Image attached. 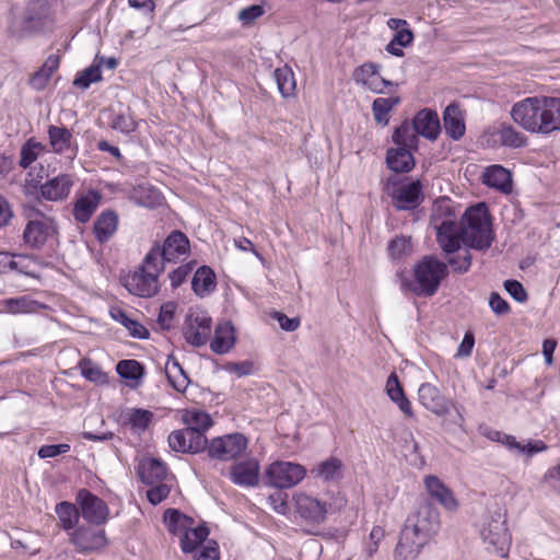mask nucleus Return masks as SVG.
Segmentation results:
<instances>
[{
    "label": "nucleus",
    "instance_id": "18",
    "mask_svg": "<svg viewBox=\"0 0 560 560\" xmlns=\"http://www.w3.org/2000/svg\"><path fill=\"white\" fill-rule=\"evenodd\" d=\"M51 151L56 154L66 155L73 160L79 152L78 143L68 128L50 125L47 129Z\"/></svg>",
    "mask_w": 560,
    "mask_h": 560
},
{
    "label": "nucleus",
    "instance_id": "2",
    "mask_svg": "<svg viewBox=\"0 0 560 560\" xmlns=\"http://www.w3.org/2000/svg\"><path fill=\"white\" fill-rule=\"evenodd\" d=\"M464 245L468 248L485 252L494 241L491 214L485 202L468 207L459 223Z\"/></svg>",
    "mask_w": 560,
    "mask_h": 560
},
{
    "label": "nucleus",
    "instance_id": "42",
    "mask_svg": "<svg viewBox=\"0 0 560 560\" xmlns=\"http://www.w3.org/2000/svg\"><path fill=\"white\" fill-rule=\"evenodd\" d=\"M312 474L324 481H336L342 478V462L337 457H329L319 463Z\"/></svg>",
    "mask_w": 560,
    "mask_h": 560
},
{
    "label": "nucleus",
    "instance_id": "32",
    "mask_svg": "<svg viewBox=\"0 0 560 560\" xmlns=\"http://www.w3.org/2000/svg\"><path fill=\"white\" fill-rule=\"evenodd\" d=\"M386 393L392 401H394L399 410L407 418H413L415 413L410 400L407 398L402 385L395 372L390 373L386 382Z\"/></svg>",
    "mask_w": 560,
    "mask_h": 560
},
{
    "label": "nucleus",
    "instance_id": "40",
    "mask_svg": "<svg viewBox=\"0 0 560 560\" xmlns=\"http://www.w3.org/2000/svg\"><path fill=\"white\" fill-rule=\"evenodd\" d=\"M209 528L206 524L186 530L180 537V548L185 553L195 551L209 536Z\"/></svg>",
    "mask_w": 560,
    "mask_h": 560
},
{
    "label": "nucleus",
    "instance_id": "11",
    "mask_svg": "<svg viewBox=\"0 0 560 560\" xmlns=\"http://www.w3.org/2000/svg\"><path fill=\"white\" fill-rule=\"evenodd\" d=\"M75 501L80 513L89 525L102 526L107 523L109 508L106 502L90 490L82 488L77 492Z\"/></svg>",
    "mask_w": 560,
    "mask_h": 560
},
{
    "label": "nucleus",
    "instance_id": "15",
    "mask_svg": "<svg viewBox=\"0 0 560 560\" xmlns=\"http://www.w3.org/2000/svg\"><path fill=\"white\" fill-rule=\"evenodd\" d=\"M428 542L429 539L405 523L394 551V558L395 560H416Z\"/></svg>",
    "mask_w": 560,
    "mask_h": 560
},
{
    "label": "nucleus",
    "instance_id": "3",
    "mask_svg": "<svg viewBox=\"0 0 560 560\" xmlns=\"http://www.w3.org/2000/svg\"><path fill=\"white\" fill-rule=\"evenodd\" d=\"M384 190L392 198L393 207L398 211L415 210L424 200L423 186L418 178L404 177L398 179L390 176L385 183Z\"/></svg>",
    "mask_w": 560,
    "mask_h": 560
},
{
    "label": "nucleus",
    "instance_id": "1",
    "mask_svg": "<svg viewBox=\"0 0 560 560\" xmlns=\"http://www.w3.org/2000/svg\"><path fill=\"white\" fill-rule=\"evenodd\" d=\"M448 273L445 262L434 255H428L413 266V279L405 271H398L396 277L401 292H410L419 298H431L436 294L441 282Z\"/></svg>",
    "mask_w": 560,
    "mask_h": 560
},
{
    "label": "nucleus",
    "instance_id": "6",
    "mask_svg": "<svg viewBox=\"0 0 560 560\" xmlns=\"http://www.w3.org/2000/svg\"><path fill=\"white\" fill-rule=\"evenodd\" d=\"M190 250L189 238L178 230L172 231L160 245L158 242L145 255V265L150 268L151 264L165 267V264H176L182 256H186Z\"/></svg>",
    "mask_w": 560,
    "mask_h": 560
},
{
    "label": "nucleus",
    "instance_id": "22",
    "mask_svg": "<svg viewBox=\"0 0 560 560\" xmlns=\"http://www.w3.org/2000/svg\"><path fill=\"white\" fill-rule=\"evenodd\" d=\"M424 486L429 497L444 506L448 511H454L458 502L453 491L436 476L428 475L424 477Z\"/></svg>",
    "mask_w": 560,
    "mask_h": 560
},
{
    "label": "nucleus",
    "instance_id": "56",
    "mask_svg": "<svg viewBox=\"0 0 560 560\" xmlns=\"http://www.w3.org/2000/svg\"><path fill=\"white\" fill-rule=\"evenodd\" d=\"M184 514L176 509H167L163 514L164 523L167 529L173 535H178L184 532L182 527Z\"/></svg>",
    "mask_w": 560,
    "mask_h": 560
},
{
    "label": "nucleus",
    "instance_id": "55",
    "mask_svg": "<svg viewBox=\"0 0 560 560\" xmlns=\"http://www.w3.org/2000/svg\"><path fill=\"white\" fill-rule=\"evenodd\" d=\"M470 248L466 247L463 254H451L447 255V267L450 266L453 272L464 275L469 271L472 262V256L469 252Z\"/></svg>",
    "mask_w": 560,
    "mask_h": 560
},
{
    "label": "nucleus",
    "instance_id": "49",
    "mask_svg": "<svg viewBox=\"0 0 560 560\" xmlns=\"http://www.w3.org/2000/svg\"><path fill=\"white\" fill-rule=\"evenodd\" d=\"M432 220L435 222V225L439 224V221L456 222L454 201L448 197L436 199L433 205Z\"/></svg>",
    "mask_w": 560,
    "mask_h": 560
},
{
    "label": "nucleus",
    "instance_id": "23",
    "mask_svg": "<svg viewBox=\"0 0 560 560\" xmlns=\"http://www.w3.org/2000/svg\"><path fill=\"white\" fill-rule=\"evenodd\" d=\"M412 127L417 136L428 140H436L441 132L438 113L430 108L419 110L412 119Z\"/></svg>",
    "mask_w": 560,
    "mask_h": 560
},
{
    "label": "nucleus",
    "instance_id": "29",
    "mask_svg": "<svg viewBox=\"0 0 560 560\" xmlns=\"http://www.w3.org/2000/svg\"><path fill=\"white\" fill-rule=\"evenodd\" d=\"M413 148H389L386 152L387 167L395 173H409L416 165Z\"/></svg>",
    "mask_w": 560,
    "mask_h": 560
},
{
    "label": "nucleus",
    "instance_id": "5",
    "mask_svg": "<svg viewBox=\"0 0 560 560\" xmlns=\"http://www.w3.org/2000/svg\"><path fill=\"white\" fill-rule=\"evenodd\" d=\"M548 96L526 97L512 106L511 117L528 132L544 135V119Z\"/></svg>",
    "mask_w": 560,
    "mask_h": 560
},
{
    "label": "nucleus",
    "instance_id": "50",
    "mask_svg": "<svg viewBox=\"0 0 560 560\" xmlns=\"http://www.w3.org/2000/svg\"><path fill=\"white\" fill-rule=\"evenodd\" d=\"M500 142L509 148H522L527 144V138L511 125H502L499 130Z\"/></svg>",
    "mask_w": 560,
    "mask_h": 560
},
{
    "label": "nucleus",
    "instance_id": "12",
    "mask_svg": "<svg viewBox=\"0 0 560 560\" xmlns=\"http://www.w3.org/2000/svg\"><path fill=\"white\" fill-rule=\"evenodd\" d=\"M38 218L28 220L23 231V240L33 249L42 248L49 238L57 234V225L50 218L38 212Z\"/></svg>",
    "mask_w": 560,
    "mask_h": 560
},
{
    "label": "nucleus",
    "instance_id": "38",
    "mask_svg": "<svg viewBox=\"0 0 560 560\" xmlns=\"http://www.w3.org/2000/svg\"><path fill=\"white\" fill-rule=\"evenodd\" d=\"M55 513L58 516L63 530H74L80 520V510L74 503L62 501L55 506Z\"/></svg>",
    "mask_w": 560,
    "mask_h": 560
},
{
    "label": "nucleus",
    "instance_id": "7",
    "mask_svg": "<svg viewBox=\"0 0 560 560\" xmlns=\"http://www.w3.org/2000/svg\"><path fill=\"white\" fill-rule=\"evenodd\" d=\"M151 265V268L145 265L144 257L139 269L125 279V288L131 294L151 298L159 292V276L164 271L163 266L155 262Z\"/></svg>",
    "mask_w": 560,
    "mask_h": 560
},
{
    "label": "nucleus",
    "instance_id": "17",
    "mask_svg": "<svg viewBox=\"0 0 560 560\" xmlns=\"http://www.w3.org/2000/svg\"><path fill=\"white\" fill-rule=\"evenodd\" d=\"M419 402L438 417L446 416L453 401L446 398L440 389L431 383H423L418 389Z\"/></svg>",
    "mask_w": 560,
    "mask_h": 560
},
{
    "label": "nucleus",
    "instance_id": "59",
    "mask_svg": "<svg viewBox=\"0 0 560 560\" xmlns=\"http://www.w3.org/2000/svg\"><path fill=\"white\" fill-rule=\"evenodd\" d=\"M33 301L26 296L12 298L3 301L5 311L11 314L27 313L32 311Z\"/></svg>",
    "mask_w": 560,
    "mask_h": 560
},
{
    "label": "nucleus",
    "instance_id": "28",
    "mask_svg": "<svg viewBox=\"0 0 560 560\" xmlns=\"http://www.w3.org/2000/svg\"><path fill=\"white\" fill-rule=\"evenodd\" d=\"M102 200V195L97 190H89L80 196L73 205L72 214L79 223L90 221Z\"/></svg>",
    "mask_w": 560,
    "mask_h": 560
},
{
    "label": "nucleus",
    "instance_id": "58",
    "mask_svg": "<svg viewBox=\"0 0 560 560\" xmlns=\"http://www.w3.org/2000/svg\"><path fill=\"white\" fill-rule=\"evenodd\" d=\"M412 250L410 237H396L388 244V253L393 258H400Z\"/></svg>",
    "mask_w": 560,
    "mask_h": 560
},
{
    "label": "nucleus",
    "instance_id": "27",
    "mask_svg": "<svg viewBox=\"0 0 560 560\" xmlns=\"http://www.w3.org/2000/svg\"><path fill=\"white\" fill-rule=\"evenodd\" d=\"M119 218L116 211L106 209L94 221L93 233L100 244L107 243L118 229Z\"/></svg>",
    "mask_w": 560,
    "mask_h": 560
},
{
    "label": "nucleus",
    "instance_id": "51",
    "mask_svg": "<svg viewBox=\"0 0 560 560\" xmlns=\"http://www.w3.org/2000/svg\"><path fill=\"white\" fill-rule=\"evenodd\" d=\"M116 372L121 378L138 381L143 376L144 368L137 360H120L116 365Z\"/></svg>",
    "mask_w": 560,
    "mask_h": 560
},
{
    "label": "nucleus",
    "instance_id": "35",
    "mask_svg": "<svg viewBox=\"0 0 560 560\" xmlns=\"http://www.w3.org/2000/svg\"><path fill=\"white\" fill-rule=\"evenodd\" d=\"M165 375L170 385L178 393H184L190 384L188 374L173 354L167 358Z\"/></svg>",
    "mask_w": 560,
    "mask_h": 560
},
{
    "label": "nucleus",
    "instance_id": "45",
    "mask_svg": "<svg viewBox=\"0 0 560 560\" xmlns=\"http://www.w3.org/2000/svg\"><path fill=\"white\" fill-rule=\"evenodd\" d=\"M387 26L395 31V35L392 38L400 47H408L413 43V32L410 30L409 24L404 19L390 18L387 21Z\"/></svg>",
    "mask_w": 560,
    "mask_h": 560
},
{
    "label": "nucleus",
    "instance_id": "24",
    "mask_svg": "<svg viewBox=\"0 0 560 560\" xmlns=\"http://www.w3.org/2000/svg\"><path fill=\"white\" fill-rule=\"evenodd\" d=\"M230 478L237 486L256 487L259 483V463L253 458L235 463L231 467Z\"/></svg>",
    "mask_w": 560,
    "mask_h": 560
},
{
    "label": "nucleus",
    "instance_id": "57",
    "mask_svg": "<svg viewBox=\"0 0 560 560\" xmlns=\"http://www.w3.org/2000/svg\"><path fill=\"white\" fill-rule=\"evenodd\" d=\"M40 144L34 142L32 139L27 140L21 148L19 165L22 168H27L34 161H36L38 153L37 149Z\"/></svg>",
    "mask_w": 560,
    "mask_h": 560
},
{
    "label": "nucleus",
    "instance_id": "36",
    "mask_svg": "<svg viewBox=\"0 0 560 560\" xmlns=\"http://www.w3.org/2000/svg\"><path fill=\"white\" fill-rule=\"evenodd\" d=\"M217 288L215 273L209 266L199 267L191 280V289L196 295L203 298Z\"/></svg>",
    "mask_w": 560,
    "mask_h": 560
},
{
    "label": "nucleus",
    "instance_id": "54",
    "mask_svg": "<svg viewBox=\"0 0 560 560\" xmlns=\"http://www.w3.org/2000/svg\"><path fill=\"white\" fill-rule=\"evenodd\" d=\"M102 80L100 65H92L89 68L78 72L72 84L79 89L86 90L92 83Z\"/></svg>",
    "mask_w": 560,
    "mask_h": 560
},
{
    "label": "nucleus",
    "instance_id": "4",
    "mask_svg": "<svg viewBox=\"0 0 560 560\" xmlns=\"http://www.w3.org/2000/svg\"><path fill=\"white\" fill-rule=\"evenodd\" d=\"M50 13L48 0H28L23 14L12 21L10 32L16 37L38 33L51 23Z\"/></svg>",
    "mask_w": 560,
    "mask_h": 560
},
{
    "label": "nucleus",
    "instance_id": "34",
    "mask_svg": "<svg viewBox=\"0 0 560 560\" xmlns=\"http://www.w3.org/2000/svg\"><path fill=\"white\" fill-rule=\"evenodd\" d=\"M60 66L59 55L52 54L47 57L43 66L30 78V85L36 91H43L49 83L52 73Z\"/></svg>",
    "mask_w": 560,
    "mask_h": 560
},
{
    "label": "nucleus",
    "instance_id": "41",
    "mask_svg": "<svg viewBox=\"0 0 560 560\" xmlns=\"http://www.w3.org/2000/svg\"><path fill=\"white\" fill-rule=\"evenodd\" d=\"M184 422L186 423V429L188 431H194L200 436H206L205 432L213 424L210 415L201 410L186 411L184 415Z\"/></svg>",
    "mask_w": 560,
    "mask_h": 560
},
{
    "label": "nucleus",
    "instance_id": "64",
    "mask_svg": "<svg viewBox=\"0 0 560 560\" xmlns=\"http://www.w3.org/2000/svg\"><path fill=\"white\" fill-rule=\"evenodd\" d=\"M170 492H171L170 486H167L163 481H160V482H156L155 486L153 485L147 491V499L151 504L158 505L159 503H161L164 499H166L168 497Z\"/></svg>",
    "mask_w": 560,
    "mask_h": 560
},
{
    "label": "nucleus",
    "instance_id": "33",
    "mask_svg": "<svg viewBox=\"0 0 560 560\" xmlns=\"http://www.w3.org/2000/svg\"><path fill=\"white\" fill-rule=\"evenodd\" d=\"M235 343L234 327L230 322L220 323L214 329L210 349L217 354L228 353Z\"/></svg>",
    "mask_w": 560,
    "mask_h": 560
},
{
    "label": "nucleus",
    "instance_id": "14",
    "mask_svg": "<svg viewBox=\"0 0 560 560\" xmlns=\"http://www.w3.org/2000/svg\"><path fill=\"white\" fill-rule=\"evenodd\" d=\"M211 328L212 319L206 313L189 314L185 320L184 337L189 345L199 348L207 343Z\"/></svg>",
    "mask_w": 560,
    "mask_h": 560
},
{
    "label": "nucleus",
    "instance_id": "47",
    "mask_svg": "<svg viewBox=\"0 0 560 560\" xmlns=\"http://www.w3.org/2000/svg\"><path fill=\"white\" fill-rule=\"evenodd\" d=\"M278 90L283 97H290L294 95L296 83L294 73L289 66L277 68L273 72Z\"/></svg>",
    "mask_w": 560,
    "mask_h": 560
},
{
    "label": "nucleus",
    "instance_id": "63",
    "mask_svg": "<svg viewBox=\"0 0 560 560\" xmlns=\"http://www.w3.org/2000/svg\"><path fill=\"white\" fill-rule=\"evenodd\" d=\"M265 9L260 4H252L242 9L238 12V20L242 22L244 26L252 25L257 19L264 15Z\"/></svg>",
    "mask_w": 560,
    "mask_h": 560
},
{
    "label": "nucleus",
    "instance_id": "25",
    "mask_svg": "<svg viewBox=\"0 0 560 560\" xmlns=\"http://www.w3.org/2000/svg\"><path fill=\"white\" fill-rule=\"evenodd\" d=\"M445 133L453 140L462 139L466 131L464 114L459 104L451 103L443 112Z\"/></svg>",
    "mask_w": 560,
    "mask_h": 560
},
{
    "label": "nucleus",
    "instance_id": "16",
    "mask_svg": "<svg viewBox=\"0 0 560 560\" xmlns=\"http://www.w3.org/2000/svg\"><path fill=\"white\" fill-rule=\"evenodd\" d=\"M167 442L174 452L184 454H199L207 447V436L197 435L186 428L172 431Z\"/></svg>",
    "mask_w": 560,
    "mask_h": 560
},
{
    "label": "nucleus",
    "instance_id": "9",
    "mask_svg": "<svg viewBox=\"0 0 560 560\" xmlns=\"http://www.w3.org/2000/svg\"><path fill=\"white\" fill-rule=\"evenodd\" d=\"M306 469L291 462H275L265 471V485L277 489H289L296 486L305 477Z\"/></svg>",
    "mask_w": 560,
    "mask_h": 560
},
{
    "label": "nucleus",
    "instance_id": "39",
    "mask_svg": "<svg viewBox=\"0 0 560 560\" xmlns=\"http://www.w3.org/2000/svg\"><path fill=\"white\" fill-rule=\"evenodd\" d=\"M109 313L114 320L128 329L131 337L139 339H148L150 337L149 330L139 322L130 318L122 308L113 307Z\"/></svg>",
    "mask_w": 560,
    "mask_h": 560
},
{
    "label": "nucleus",
    "instance_id": "37",
    "mask_svg": "<svg viewBox=\"0 0 560 560\" xmlns=\"http://www.w3.org/2000/svg\"><path fill=\"white\" fill-rule=\"evenodd\" d=\"M154 413L148 409L132 408L126 415L124 423L137 434L143 433L152 423Z\"/></svg>",
    "mask_w": 560,
    "mask_h": 560
},
{
    "label": "nucleus",
    "instance_id": "60",
    "mask_svg": "<svg viewBox=\"0 0 560 560\" xmlns=\"http://www.w3.org/2000/svg\"><path fill=\"white\" fill-rule=\"evenodd\" d=\"M176 303L174 302H166L161 305L160 312L158 315V324L160 325L161 329L168 330L172 327L173 319L175 316L176 311Z\"/></svg>",
    "mask_w": 560,
    "mask_h": 560
},
{
    "label": "nucleus",
    "instance_id": "52",
    "mask_svg": "<svg viewBox=\"0 0 560 560\" xmlns=\"http://www.w3.org/2000/svg\"><path fill=\"white\" fill-rule=\"evenodd\" d=\"M84 378L96 384L107 383V375L89 358H83L78 364Z\"/></svg>",
    "mask_w": 560,
    "mask_h": 560
},
{
    "label": "nucleus",
    "instance_id": "31",
    "mask_svg": "<svg viewBox=\"0 0 560 560\" xmlns=\"http://www.w3.org/2000/svg\"><path fill=\"white\" fill-rule=\"evenodd\" d=\"M482 183L490 187L495 188L504 194H509L512 190V175L502 165L488 166L482 174Z\"/></svg>",
    "mask_w": 560,
    "mask_h": 560
},
{
    "label": "nucleus",
    "instance_id": "61",
    "mask_svg": "<svg viewBox=\"0 0 560 560\" xmlns=\"http://www.w3.org/2000/svg\"><path fill=\"white\" fill-rule=\"evenodd\" d=\"M380 68L381 66L375 62H365L354 70L353 78L357 83L365 86L371 81V78L380 72Z\"/></svg>",
    "mask_w": 560,
    "mask_h": 560
},
{
    "label": "nucleus",
    "instance_id": "20",
    "mask_svg": "<svg viewBox=\"0 0 560 560\" xmlns=\"http://www.w3.org/2000/svg\"><path fill=\"white\" fill-rule=\"evenodd\" d=\"M436 242L444 253L447 255L456 254L464 245L462 231L456 222L442 221L435 225Z\"/></svg>",
    "mask_w": 560,
    "mask_h": 560
},
{
    "label": "nucleus",
    "instance_id": "13",
    "mask_svg": "<svg viewBox=\"0 0 560 560\" xmlns=\"http://www.w3.org/2000/svg\"><path fill=\"white\" fill-rule=\"evenodd\" d=\"M92 526L93 525L78 526L70 533L69 541L74 546L78 552H94L107 545L108 540L105 530Z\"/></svg>",
    "mask_w": 560,
    "mask_h": 560
},
{
    "label": "nucleus",
    "instance_id": "30",
    "mask_svg": "<svg viewBox=\"0 0 560 560\" xmlns=\"http://www.w3.org/2000/svg\"><path fill=\"white\" fill-rule=\"evenodd\" d=\"M73 182L68 174L58 175L40 186V195L50 201L62 200L70 194Z\"/></svg>",
    "mask_w": 560,
    "mask_h": 560
},
{
    "label": "nucleus",
    "instance_id": "48",
    "mask_svg": "<svg viewBox=\"0 0 560 560\" xmlns=\"http://www.w3.org/2000/svg\"><path fill=\"white\" fill-rule=\"evenodd\" d=\"M401 98L399 96H390V97H377L372 103V113L376 122L378 124H388V114L389 112L400 104Z\"/></svg>",
    "mask_w": 560,
    "mask_h": 560
},
{
    "label": "nucleus",
    "instance_id": "53",
    "mask_svg": "<svg viewBox=\"0 0 560 560\" xmlns=\"http://www.w3.org/2000/svg\"><path fill=\"white\" fill-rule=\"evenodd\" d=\"M109 127L121 133L129 135L136 131L138 124L131 114L113 112L110 114Z\"/></svg>",
    "mask_w": 560,
    "mask_h": 560
},
{
    "label": "nucleus",
    "instance_id": "46",
    "mask_svg": "<svg viewBox=\"0 0 560 560\" xmlns=\"http://www.w3.org/2000/svg\"><path fill=\"white\" fill-rule=\"evenodd\" d=\"M547 107L544 119V135L560 131V97L547 98Z\"/></svg>",
    "mask_w": 560,
    "mask_h": 560
},
{
    "label": "nucleus",
    "instance_id": "8",
    "mask_svg": "<svg viewBox=\"0 0 560 560\" xmlns=\"http://www.w3.org/2000/svg\"><path fill=\"white\" fill-rule=\"evenodd\" d=\"M480 537L485 544L501 557H505L511 544V535L506 527L505 515L501 512L493 513L482 525Z\"/></svg>",
    "mask_w": 560,
    "mask_h": 560
},
{
    "label": "nucleus",
    "instance_id": "43",
    "mask_svg": "<svg viewBox=\"0 0 560 560\" xmlns=\"http://www.w3.org/2000/svg\"><path fill=\"white\" fill-rule=\"evenodd\" d=\"M502 444L505 445L510 451L516 454H524L527 456H533L536 453L545 451L547 445L540 441L536 440L533 442H527L526 444L516 441L515 436L506 434L504 440H502Z\"/></svg>",
    "mask_w": 560,
    "mask_h": 560
},
{
    "label": "nucleus",
    "instance_id": "62",
    "mask_svg": "<svg viewBox=\"0 0 560 560\" xmlns=\"http://www.w3.org/2000/svg\"><path fill=\"white\" fill-rule=\"evenodd\" d=\"M504 290L518 303H525L528 300V294L524 285L514 279L505 280L503 283Z\"/></svg>",
    "mask_w": 560,
    "mask_h": 560
},
{
    "label": "nucleus",
    "instance_id": "26",
    "mask_svg": "<svg viewBox=\"0 0 560 560\" xmlns=\"http://www.w3.org/2000/svg\"><path fill=\"white\" fill-rule=\"evenodd\" d=\"M137 475L143 483L153 486L166 478L167 466L160 458H143L137 467Z\"/></svg>",
    "mask_w": 560,
    "mask_h": 560
},
{
    "label": "nucleus",
    "instance_id": "10",
    "mask_svg": "<svg viewBox=\"0 0 560 560\" xmlns=\"http://www.w3.org/2000/svg\"><path fill=\"white\" fill-rule=\"evenodd\" d=\"M247 444V438L243 433L235 432L207 441L206 451L212 459L229 462L242 455Z\"/></svg>",
    "mask_w": 560,
    "mask_h": 560
},
{
    "label": "nucleus",
    "instance_id": "19",
    "mask_svg": "<svg viewBox=\"0 0 560 560\" xmlns=\"http://www.w3.org/2000/svg\"><path fill=\"white\" fill-rule=\"evenodd\" d=\"M296 513L305 521L322 524L328 512L327 503L305 493L295 497Z\"/></svg>",
    "mask_w": 560,
    "mask_h": 560
},
{
    "label": "nucleus",
    "instance_id": "44",
    "mask_svg": "<svg viewBox=\"0 0 560 560\" xmlns=\"http://www.w3.org/2000/svg\"><path fill=\"white\" fill-rule=\"evenodd\" d=\"M392 140L397 147L418 150L419 139L413 130L412 124L410 125L408 120L402 121V124L394 130Z\"/></svg>",
    "mask_w": 560,
    "mask_h": 560
},
{
    "label": "nucleus",
    "instance_id": "21",
    "mask_svg": "<svg viewBox=\"0 0 560 560\" xmlns=\"http://www.w3.org/2000/svg\"><path fill=\"white\" fill-rule=\"evenodd\" d=\"M405 523L430 540L439 528V513L430 504H425L415 515L409 516Z\"/></svg>",
    "mask_w": 560,
    "mask_h": 560
}]
</instances>
